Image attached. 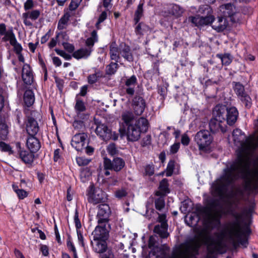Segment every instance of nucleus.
Wrapping results in <instances>:
<instances>
[{"label":"nucleus","instance_id":"obj_1","mask_svg":"<svg viewBox=\"0 0 258 258\" xmlns=\"http://www.w3.org/2000/svg\"><path fill=\"white\" fill-rule=\"evenodd\" d=\"M232 135L235 145L238 147L237 158L224 170L222 176L212 186L214 195L220 197L224 195L227 186L240 175L246 176L250 174L251 158L258 147V136L251 135L246 138L238 128L233 130Z\"/></svg>","mask_w":258,"mask_h":258},{"label":"nucleus","instance_id":"obj_2","mask_svg":"<svg viewBox=\"0 0 258 258\" xmlns=\"http://www.w3.org/2000/svg\"><path fill=\"white\" fill-rule=\"evenodd\" d=\"M221 214V210L208 209L205 213V227L201 231L199 236L198 237L203 243L208 245V249L211 253L219 250V248L221 246L222 240L226 234L228 235L230 239L232 240H234L235 237L239 238L240 237L241 228L239 220L242 217V214L234 211L232 212L231 214L235 219V220L229 224L226 232H222L219 234L220 239L216 241L210 236V229L219 226Z\"/></svg>","mask_w":258,"mask_h":258},{"label":"nucleus","instance_id":"obj_3","mask_svg":"<svg viewBox=\"0 0 258 258\" xmlns=\"http://www.w3.org/2000/svg\"><path fill=\"white\" fill-rule=\"evenodd\" d=\"M122 122L119 129L121 136L125 135L129 141H138L142 132H146L148 129L149 123L145 118L140 117L136 119L132 112L125 111L121 114Z\"/></svg>","mask_w":258,"mask_h":258},{"label":"nucleus","instance_id":"obj_4","mask_svg":"<svg viewBox=\"0 0 258 258\" xmlns=\"http://www.w3.org/2000/svg\"><path fill=\"white\" fill-rule=\"evenodd\" d=\"M199 13L203 14L196 16H191L188 18V21L191 22L195 26L201 27L212 24L214 17L212 15V9L208 5H203L200 7Z\"/></svg>","mask_w":258,"mask_h":258},{"label":"nucleus","instance_id":"obj_5","mask_svg":"<svg viewBox=\"0 0 258 258\" xmlns=\"http://www.w3.org/2000/svg\"><path fill=\"white\" fill-rule=\"evenodd\" d=\"M202 241L198 237H194L183 244L182 249L176 258H195Z\"/></svg>","mask_w":258,"mask_h":258},{"label":"nucleus","instance_id":"obj_6","mask_svg":"<svg viewBox=\"0 0 258 258\" xmlns=\"http://www.w3.org/2000/svg\"><path fill=\"white\" fill-rule=\"evenodd\" d=\"M1 36H4L2 38L4 41L10 42V44L13 46L14 51L16 54L21 53L22 51V46L18 42L12 27H10L7 30L6 25L4 23H1Z\"/></svg>","mask_w":258,"mask_h":258},{"label":"nucleus","instance_id":"obj_7","mask_svg":"<svg viewBox=\"0 0 258 258\" xmlns=\"http://www.w3.org/2000/svg\"><path fill=\"white\" fill-rule=\"evenodd\" d=\"M218 14L224 18H229L231 21L233 23L239 22L241 15L231 3L221 5L219 8Z\"/></svg>","mask_w":258,"mask_h":258},{"label":"nucleus","instance_id":"obj_8","mask_svg":"<svg viewBox=\"0 0 258 258\" xmlns=\"http://www.w3.org/2000/svg\"><path fill=\"white\" fill-rule=\"evenodd\" d=\"M194 140L199 150L204 151L211 145L213 139L208 130H203L197 133Z\"/></svg>","mask_w":258,"mask_h":258},{"label":"nucleus","instance_id":"obj_9","mask_svg":"<svg viewBox=\"0 0 258 258\" xmlns=\"http://www.w3.org/2000/svg\"><path fill=\"white\" fill-rule=\"evenodd\" d=\"M87 196L88 202L94 205L105 202L107 200L106 194L100 188L95 187L94 185L89 186Z\"/></svg>","mask_w":258,"mask_h":258},{"label":"nucleus","instance_id":"obj_10","mask_svg":"<svg viewBox=\"0 0 258 258\" xmlns=\"http://www.w3.org/2000/svg\"><path fill=\"white\" fill-rule=\"evenodd\" d=\"M95 123L96 124L95 133L102 140L105 141L110 139L114 141L117 140L118 134L115 132L112 133L106 124L99 122Z\"/></svg>","mask_w":258,"mask_h":258},{"label":"nucleus","instance_id":"obj_11","mask_svg":"<svg viewBox=\"0 0 258 258\" xmlns=\"http://www.w3.org/2000/svg\"><path fill=\"white\" fill-rule=\"evenodd\" d=\"M27 120L26 122V130L30 136H35L39 131V126L35 117L38 113L35 111H31L30 115H28V112H26Z\"/></svg>","mask_w":258,"mask_h":258},{"label":"nucleus","instance_id":"obj_12","mask_svg":"<svg viewBox=\"0 0 258 258\" xmlns=\"http://www.w3.org/2000/svg\"><path fill=\"white\" fill-rule=\"evenodd\" d=\"M92 233L93 240H106L109 237V225L107 224L98 223Z\"/></svg>","mask_w":258,"mask_h":258},{"label":"nucleus","instance_id":"obj_13","mask_svg":"<svg viewBox=\"0 0 258 258\" xmlns=\"http://www.w3.org/2000/svg\"><path fill=\"white\" fill-rule=\"evenodd\" d=\"M103 166L105 169L113 170L118 172L124 167L125 162L122 158L119 157L114 158L112 161L108 158H104Z\"/></svg>","mask_w":258,"mask_h":258},{"label":"nucleus","instance_id":"obj_14","mask_svg":"<svg viewBox=\"0 0 258 258\" xmlns=\"http://www.w3.org/2000/svg\"><path fill=\"white\" fill-rule=\"evenodd\" d=\"M234 84V90L238 96L240 100L243 102L245 107L249 108L251 106V98L245 92L244 86L240 83H233Z\"/></svg>","mask_w":258,"mask_h":258},{"label":"nucleus","instance_id":"obj_15","mask_svg":"<svg viewBox=\"0 0 258 258\" xmlns=\"http://www.w3.org/2000/svg\"><path fill=\"white\" fill-rule=\"evenodd\" d=\"M110 213V208L108 205H100L98 206V211L97 215L98 223L108 224V218Z\"/></svg>","mask_w":258,"mask_h":258},{"label":"nucleus","instance_id":"obj_16","mask_svg":"<svg viewBox=\"0 0 258 258\" xmlns=\"http://www.w3.org/2000/svg\"><path fill=\"white\" fill-rule=\"evenodd\" d=\"M87 135L84 133L76 134L72 138V146L77 151H82L85 148Z\"/></svg>","mask_w":258,"mask_h":258},{"label":"nucleus","instance_id":"obj_17","mask_svg":"<svg viewBox=\"0 0 258 258\" xmlns=\"http://www.w3.org/2000/svg\"><path fill=\"white\" fill-rule=\"evenodd\" d=\"M209 128L213 133L220 131L224 133L226 131V125L224 121L212 117L209 122Z\"/></svg>","mask_w":258,"mask_h":258},{"label":"nucleus","instance_id":"obj_18","mask_svg":"<svg viewBox=\"0 0 258 258\" xmlns=\"http://www.w3.org/2000/svg\"><path fill=\"white\" fill-rule=\"evenodd\" d=\"M22 78L24 83L26 85H31L33 82V74L30 66L28 64H25L23 67Z\"/></svg>","mask_w":258,"mask_h":258},{"label":"nucleus","instance_id":"obj_19","mask_svg":"<svg viewBox=\"0 0 258 258\" xmlns=\"http://www.w3.org/2000/svg\"><path fill=\"white\" fill-rule=\"evenodd\" d=\"M133 108L136 115H141L143 113L145 108V102L142 97L136 96L134 98Z\"/></svg>","mask_w":258,"mask_h":258},{"label":"nucleus","instance_id":"obj_20","mask_svg":"<svg viewBox=\"0 0 258 258\" xmlns=\"http://www.w3.org/2000/svg\"><path fill=\"white\" fill-rule=\"evenodd\" d=\"M227 107L225 105H216L213 112V117L225 122Z\"/></svg>","mask_w":258,"mask_h":258},{"label":"nucleus","instance_id":"obj_21","mask_svg":"<svg viewBox=\"0 0 258 258\" xmlns=\"http://www.w3.org/2000/svg\"><path fill=\"white\" fill-rule=\"evenodd\" d=\"M16 146L18 148L20 149V144L17 143ZM19 157L22 161L26 164L31 165L33 162L34 155L33 152H29L27 151L19 150Z\"/></svg>","mask_w":258,"mask_h":258},{"label":"nucleus","instance_id":"obj_22","mask_svg":"<svg viewBox=\"0 0 258 258\" xmlns=\"http://www.w3.org/2000/svg\"><path fill=\"white\" fill-rule=\"evenodd\" d=\"M137 84L136 76L133 75L127 78L125 82V91L127 95L133 96L135 93V87Z\"/></svg>","mask_w":258,"mask_h":258},{"label":"nucleus","instance_id":"obj_23","mask_svg":"<svg viewBox=\"0 0 258 258\" xmlns=\"http://www.w3.org/2000/svg\"><path fill=\"white\" fill-rule=\"evenodd\" d=\"M238 116V112L234 107L227 108L226 120L227 124L233 125L236 121Z\"/></svg>","mask_w":258,"mask_h":258},{"label":"nucleus","instance_id":"obj_24","mask_svg":"<svg viewBox=\"0 0 258 258\" xmlns=\"http://www.w3.org/2000/svg\"><path fill=\"white\" fill-rule=\"evenodd\" d=\"M228 22L225 18L220 16L218 17L217 20H214L212 22V28L217 32H221L224 30L227 27Z\"/></svg>","mask_w":258,"mask_h":258},{"label":"nucleus","instance_id":"obj_25","mask_svg":"<svg viewBox=\"0 0 258 258\" xmlns=\"http://www.w3.org/2000/svg\"><path fill=\"white\" fill-rule=\"evenodd\" d=\"M93 250L97 253H103L106 251L107 245L106 240H93L91 241Z\"/></svg>","mask_w":258,"mask_h":258},{"label":"nucleus","instance_id":"obj_26","mask_svg":"<svg viewBox=\"0 0 258 258\" xmlns=\"http://www.w3.org/2000/svg\"><path fill=\"white\" fill-rule=\"evenodd\" d=\"M30 136L28 138L26 145L28 148L31 152H36L40 148V143L38 140L34 137Z\"/></svg>","mask_w":258,"mask_h":258},{"label":"nucleus","instance_id":"obj_27","mask_svg":"<svg viewBox=\"0 0 258 258\" xmlns=\"http://www.w3.org/2000/svg\"><path fill=\"white\" fill-rule=\"evenodd\" d=\"M92 50L90 48L83 47L78 49L74 51L72 54V56L77 59L82 58H87L90 55Z\"/></svg>","mask_w":258,"mask_h":258},{"label":"nucleus","instance_id":"obj_28","mask_svg":"<svg viewBox=\"0 0 258 258\" xmlns=\"http://www.w3.org/2000/svg\"><path fill=\"white\" fill-rule=\"evenodd\" d=\"M120 53L125 60L129 62L134 61V57L130 47L128 46L121 45L120 46Z\"/></svg>","mask_w":258,"mask_h":258},{"label":"nucleus","instance_id":"obj_29","mask_svg":"<svg viewBox=\"0 0 258 258\" xmlns=\"http://www.w3.org/2000/svg\"><path fill=\"white\" fill-rule=\"evenodd\" d=\"M109 54L112 60L118 62L120 58V47L118 48L115 42L112 43L110 46Z\"/></svg>","mask_w":258,"mask_h":258},{"label":"nucleus","instance_id":"obj_30","mask_svg":"<svg viewBox=\"0 0 258 258\" xmlns=\"http://www.w3.org/2000/svg\"><path fill=\"white\" fill-rule=\"evenodd\" d=\"M159 188L160 190L156 193V195L158 196H165L166 194L169 192V184L167 179L164 178L160 181Z\"/></svg>","mask_w":258,"mask_h":258},{"label":"nucleus","instance_id":"obj_31","mask_svg":"<svg viewBox=\"0 0 258 258\" xmlns=\"http://www.w3.org/2000/svg\"><path fill=\"white\" fill-rule=\"evenodd\" d=\"M154 232L162 238H167L169 236V233L167 232V225L164 224L156 225L154 229Z\"/></svg>","mask_w":258,"mask_h":258},{"label":"nucleus","instance_id":"obj_32","mask_svg":"<svg viewBox=\"0 0 258 258\" xmlns=\"http://www.w3.org/2000/svg\"><path fill=\"white\" fill-rule=\"evenodd\" d=\"M24 101L27 106L32 105L35 101L34 94L31 90H27L24 94Z\"/></svg>","mask_w":258,"mask_h":258},{"label":"nucleus","instance_id":"obj_33","mask_svg":"<svg viewBox=\"0 0 258 258\" xmlns=\"http://www.w3.org/2000/svg\"><path fill=\"white\" fill-rule=\"evenodd\" d=\"M216 56L221 59L222 65L229 66L232 61L233 56L229 53H218Z\"/></svg>","mask_w":258,"mask_h":258},{"label":"nucleus","instance_id":"obj_34","mask_svg":"<svg viewBox=\"0 0 258 258\" xmlns=\"http://www.w3.org/2000/svg\"><path fill=\"white\" fill-rule=\"evenodd\" d=\"M86 109V106L83 100L76 97L75 110L77 115H79L81 112L85 111Z\"/></svg>","mask_w":258,"mask_h":258},{"label":"nucleus","instance_id":"obj_35","mask_svg":"<svg viewBox=\"0 0 258 258\" xmlns=\"http://www.w3.org/2000/svg\"><path fill=\"white\" fill-rule=\"evenodd\" d=\"M98 40L97 38V32L95 30H94L91 33V36L88 39H87L86 41V48H90L91 49H92V48L94 45L95 42H97Z\"/></svg>","mask_w":258,"mask_h":258},{"label":"nucleus","instance_id":"obj_36","mask_svg":"<svg viewBox=\"0 0 258 258\" xmlns=\"http://www.w3.org/2000/svg\"><path fill=\"white\" fill-rule=\"evenodd\" d=\"M70 15L68 13H65L59 20L57 28L59 30H63L66 28V26L70 20Z\"/></svg>","mask_w":258,"mask_h":258},{"label":"nucleus","instance_id":"obj_37","mask_svg":"<svg viewBox=\"0 0 258 258\" xmlns=\"http://www.w3.org/2000/svg\"><path fill=\"white\" fill-rule=\"evenodd\" d=\"M170 12L173 15L179 17L183 13V9L179 5L172 4L170 5Z\"/></svg>","mask_w":258,"mask_h":258},{"label":"nucleus","instance_id":"obj_38","mask_svg":"<svg viewBox=\"0 0 258 258\" xmlns=\"http://www.w3.org/2000/svg\"><path fill=\"white\" fill-rule=\"evenodd\" d=\"M143 5L144 3L142 2H140V4L138 6L137 9L135 12L134 21L136 23H138L141 17L143 16Z\"/></svg>","mask_w":258,"mask_h":258},{"label":"nucleus","instance_id":"obj_39","mask_svg":"<svg viewBox=\"0 0 258 258\" xmlns=\"http://www.w3.org/2000/svg\"><path fill=\"white\" fill-rule=\"evenodd\" d=\"M118 67V64L117 62H111L109 65L107 66L106 68V72L107 74L112 75L114 74Z\"/></svg>","mask_w":258,"mask_h":258},{"label":"nucleus","instance_id":"obj_40","mask_svg":"<svg viewBox=\"0 0 258 258\" xmlns=\"http://www.w3.org/2000/svg\"><path fill=\"white\" fill-rule=\"evenodd\" d=\"M155 208L157 210L161 211L165 207V201L163 197H160L155 200Z\"/></svg>","mask_w":258,"mask_h":258},{"label":"nucleus","instance_id":"obj_41","mask_svg":"<svg viewBox=\"0 0 258 258\" xmlns=\"http://www.w3.org/2000/svg\"><path fill=\"white\" fill-rule=\"evenodd\" d=\"M175 166V162L173 160H170L166 168V175L167 176H170L172 175Z\"/></svg>","mask_w":258,"mask_h":258},{"label":"nucleus","instance_id":"obj_42","mask_svg":"<svg viewBox=\"0 0 258 258\" xmlns=\"http://www.w3.org/2000/svg\"><path fill=\"white\" fill-rule=\"evenodd\" d=\"M242 230H241V235H240V237L239 238H237V237H235L234 238V240H232L230 239L228 235L227 234V236H228V238L229 239V240L234 243L236 240H238L240 242V243L243 246V247H246L247 246V245L248 244V242H247V240L246 239V238H244V239H241V237H242Z\"/></svg>","mask_w":258,"mask_h":258},{"label":"nucleus","instance_id":"obj_43","mask_svg":"<svg viewBox=\"0 0 258 258\" xmlns=\"http://www.w3.org/2000/svg\"><path fill=\"white\" fill-rule=\"evenodd\" d=\"M101 76L99 72H96L95 73L90 75L88 77V82L89 84H93L97 82L98 79Z\"/></svg>","mask_w":258,"mask_h":258},{"label":"nucleus","instance_id":"obj_44","mask_svg":"<svg viewBox=\"0 0 258 258\" xmlns=\"http://www.w3.org/2000/svg\"><path fill=\"white\" fill-rule=\"evenodd\" d=\"M0 149L2 151L8 152L10 154H13L10 146L4 142H0Z\"/></svg>","mask_w":258,"mask_h":258},{"label":"nucleus","instance_id":"obj_45","mask_svg":"<svg viewBox=\"0 0 258 258\" xmlns=\"http://www.w3.org/2000/svg\"><path fill=\"white\" fill-rule=\"evenodd\" d=\"M55 51L58 55L63 57L66 60H70L73 57L72 55H71L70 54L67 53L64 51L62 50H60L59 49L56 48L55 49Z\"/></svg>","mask_w":258,"mask_h":258},{"label":"nucleus","instance_id":"obj_46","mask_svg":"<svg viewBox=\"0 0 258 258\" xmlns=\"http://www.w3.org/2000/svg\"><path fill=\"white\" fill-rule=\"evenodd\" d=\"M76 161L79 166H85L88 165L90 160L83 157H80L76 158Z\"/></svg>","mask_w":258,"mask_h":258},{"label":"nucleus","instance_id":"obj_47","mask_svg":"<svg viewBox=\"0 0 258 258\" xmlns=\"http://www.w3.org/2000/svg\"><path fill=\"white\" fill-rule=\"evenodd\" d=\"M127 192L124 188L117 190L115 192V196L118 199H121L127 196Z\"/></svg>","mask_w":258,"mask_h":258},{"label":"nucleus","instance_id":"obj_48","mask_svg":"<svg viewBox=\"0 0 258 258\" xmlns=\"http://www.w3.org/2000/svg\"><path fill=\"white\" fill-rule=\"evenodd\" d=\"M62 45L64 49L68 52H74L75 50V47L73 44L68 43L67 42H63Z\"/></svg>","mask_w":258,"mask_h":258},{"label":"nucleus","instance_id":"obj_49","mask_svg":"<svg viewBox=\"0 0 258 258\" xmlns=\"http://www.w3.org/2000/svg\"><path fill=\"white\" fill-rule=\"evenodd\" d=\"M8 134L6 125L3 122H0V137L2 138L6 137Z\"/></svg>","mask_w":258,"mask_h":258},{"label":"nucleus","instance_id":"obj_50","mask_svg":"<svg viewBox=\"0 0 258 258\" xmlns=\"http://www.w3.org/2000/svg\"><path fill=\"white\" fill-rule=\"evenodd\" d=\"M73 125L75 129L78 131L83 130L85 128L84 122L81 120H75Z\"/></svg>","mask_w":258,"mask_h":258},{"label":"nucleus","instance_id":"obj_51","mask_svg":"<svg viewBox=\"0 0 258 258\" xmlns=\"http://www.w3.org/2000/svg\"><path fill=\"white\" fill-rule=\"evenodd\" d=\"M30 12V19L33 21L37 20L40 15V12L38 10H34Z\"/></svg>","mask_w":258,"mask_h":258},{"label":"nucleus","instance_id":"obj_52","mask_svg":"<svg viewBox=\"0 0 258 258\" xmlns=\"http://www.w3.org/2000/svg\"><path fill=\"white\" fill-rule=\"evenodd\" d=\"M90 173L88 171L83 170L80 173L81 180L83 182H86L88 180Z\"/></svg>","mask_w":258,"mask_h":258},{"label":"nucleus","instance_id":"obj_53","mask_svg":"<svg viewBox=\"0 0 258 258\" xmlns=\"http://www.w3.org/2000/svg\"><path fill=\"white\" fill-rule=\"evenodd\" d=\"M107 152L111 155H114L117 153V150L114 144H110L107 148Z\"/></svg>","mask_w":258,"mask_h":258},{"label":"nucleus","instance_id":"obj_54","mask_svg":"<svg viewBox=\"0 0 258 258\" xmlns=\"http://www.w3.org/2000/svg\"><path fill=\"white\" fill-rule=\"evenodd\" d=\"M151 143V137L150 135H147L144 137L141 142V145L146 147L150 145Z\"/></svg>","mask_w":258,"mask_h":258},{"label":"nucleus","instance_id":"obj_55","mask_svg":"<svg viewBox=\"0 0 258 258\" xmlns=\"http://www.w3.org/2000/svg\"><path fill=\"white\" fill-rule=\"evenodd\" d=\"M34 7V3L33 0H26L24 4V9L27 11L32 9Z\"/></svg>","mask_w":258,"mask_h":258},{"label":"nucleus","instance_id":"obj_56","mask_svg":"<svg viewBox=\"0 0 258 258\" xmlns=\"http://www.w3.org/2000/svg\"><path fill=\"white\" fill-rule=\"evenodd\" d=\"M82 1V0H72L69 6L70 10H75L79 7Z\"/></svg>","mask_w":258,"mask_h":258},{"label":"nucleus","instance_id":"obj_57","mask_svg":"<svg viewBox=\"0 0 258 258\" xmlns=\"http://www.w3.org/2000/svg\"><path fill=\"white\" fill-rule=\"evenodd\" d=\"M180 147V143L179 142L175 143L171 145L170 148V154H173L177 152Z\"/></svg>","mask_w":258,"mask_h":258},{"label":"nucleus","instance_id":"obj_58","mask_svg":"<svg viewBox=\"0 0 258 258\" xmlns=\"http://www.w3.org/2000/svg\"><path fill=\"white\" fill-rule=\"evenodd\" d=\"M145 173L146 175L151 176L154 173V168L152 165H148L145 168Z\"/></svg>","mask_w":258,"mask_h":258},{"label":"nucleus","instance_id":"obj_59","mask_svg":"<svg viewBox=\"0 0 258 258\" xmlns=\"http://www.w3.org/2000/svg\"><path fill=\"white\" fill-rule=\"evenodd\" d=\"M74 222L77 231L81 227V224L79 219L78 212L77 210L76 211L75 214L74 216Z\"/></svg>","mask_w":258,"mask_h":258},{"label":"nucleus","instance_id":"obj_60","mask_svg":"<svg viewBox=\"0 0 258 258\" xmlns=\"http://www.w3.org/2000/svg\"><path fill=\"white\" fill-rule=\"evenodd\" d=\"M190 142V139L187 134H184L181 136V142L183 145L187 146Z\"/></svg>","mask_w":258,"mask_h":258},{"label":"nucleus","instance_id":"obj_61","mask_svg":"<svg viewBox=\"0 0 258 258\" xmlns=\"http://www.w3.org/2000/svg\"><path fill=\"white\" fill-rule=\"evenodd\" d=\"M156 243V240L154 236H151L148 241V247L150 248H153L155 247Z\"/></svg>","mask_w":258,"mask_h":258},{"label":"nucleus","instance_id":"obj_62","mask_svg":"<svg viewBox=\"0 0 258 258\" xmlns=\"http://www.w3.org/2000/svg\"><path fill=\"white\" fill-rule=\"evenodd\" d=\"M16 194L20 199H23L28 196L27 192L22 189H20L19 190H18Z\"/></svg>","mask_w":258,"mask_h":258},{"label":"nucleus","instance_id":"obj_63","mask_svg":"<svg viewBox=\"0 0 258 258\" xmlns=\"http://www.w3.org/2000/svg\"><path fill=\"white\" fill-rule=\"evenodd\" d=\"M67 245L69 249L73 251L74 255L75 254V253H77L76 248L71 240H67Z\"/></svg>","mask_w":258,"mask_h":258},{"label":"nucleus","instance_id":"obj_64","mask_svg":"<svg viewBox=\"0 0 258 258\" xmlns=\"http://www.w3.org/2000/svg\"><path fill=\"white\" fill-rule=\"evenodd\" d=\"M158 220L159 222L161 223V225H163V224H165L166 225H167V220L166 219V216L165 214H158Z\"/></svg>","mask_w":258,"mask_h":258}]
</instances>
